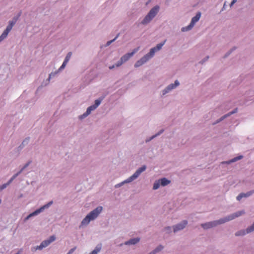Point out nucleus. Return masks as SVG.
I'll use <instances>...</instances> for the list:
<instances>
[{"instance_id":"1","label":"nucleus","mask_w":254,"mask_h":254,"mask_svg":"<svg viewBox=\"0 0 254 254\" xmlns=\"http://www.w3.org/2000/svg\"><path fill=\"white\" fill-rule=\"evenodd\" d=\"M245 213V212L244 211H241L239 212H237L232 215H230L228 216V217H226L223 219H221L219 220L218 221H214L213 222H210L204 224H201V226L205 229H207L208 228H210L212 227H213L214 226H216L217 224H220L224 223L226 222H228L230 220H232L241 215L242 214H244Z\"/></svg>"},{"instance_id":"2","label":"nucleus","mask_w":254,"mask_h":254,"mask_svg":"<svg viewBox=\"0 0 254 254\" xmlns=\"http://www.w3.org/2000/svg\"><path fill=\"white\" fill-rule=\"evenodd\" d=\"M102 206H98L96 209L90 212L82 221L81 225H86L90 221L94 220L102 211Z\"/></svg>"},{"instance_id":"3","label":"nucleus","mask_w":254,"mask_h":254,"mask_svg":"<svg viewBox=\"0 0 254 254\" xmlns=\"http://www.w3.org/2000/svg\"><path fill=\"white\" fill-rule=\"evenodd\" d=\"M159 10V6L158 5L155 6L149 11L148 14L145 17L141 23L143 24H146L149 22L151 20L155 17Z\"/></svg>"},{"instance_id":"4","label":"nucleus","mask_w":254,"mask_h":254,"mask_svg":"<svg viewBox=\"0 0 254 254\" xmlns=\"http://www.w3.org/2000/svg\"><path fill=\"white\" fill-rule=\"evenodd\" d=\"M200 16H201V12H197V14H196V15L195 16H194L193 17H192V18L191 19V21L190 24H189V25H188V26H186V27H183L182 28V31H189V30H190L194 26L195 23L197 22L199 20V19L200 18Z\"/></svg>"},{"instance_id":"5","label":"nucleus","mask_w":254,"mask_h":254,"mask_svg":"<svg viewBox=\"0 0 254 254\" xmlns=\"http://www.w3.org/2000/svg\"><path fill=\"white\" fill-rule=\"evenodd\" d=\"M146 169V166H143L139 168L138 169L136 170V171L129 178L127 179L124 182L125 183H130L136 179L139 175Z\"/></svg>"},{"instance_id":"6","label":"nucleus","mask_w":254,"mask_h":254,"mask_svg":"<svg viewBox=\"0 0 254 254\" xmlns=\"http://www.w3.org/2000/svg\"><path fill=\"white\" fill-rule=\"evenodd\" d=\"M52 203L53 201H51L48 203L47 204L44 205L42 207H40L39 209H37L36 210L30 214L29 215H28L25 218V220H27L29 219L31 217L38 215L41 212L43 211L45 208H48Z\"/></svg>"},{"instance_id":"7","label":"nucleus","mask_w":254,"mask_h":254,"mask_svg":"<svg viewBox=\"0 0 254 254\" xmlns=\"http://www.w3.org/2000/svg\"><path fill=\"white\" fill-rule=\"evenodd\" d=\"M101 102V101L100 100H96L95 101V104L87 108L86 112L85 113H84L83 115L82 116V118L87 117L88 115H89L91 113V112L92 111L96 109L99 106V105L100 104Z\"/></svg>"},{"instance_id":"8","label":"nucleus","mask_w":254,"mask_h":254,"mask_svg":"<svg viewBox=\"0 0 254 254\" xmlns=\"http://www.w3.org/2000/svg\"><path fill=\"white\" fill-rule=\"evenodd\" d=\"M56 239V238L54 236H52L50 237L49 240H45L43 241L40 246H37L36 248H35V250H41L44 248L47 247L50 243L54 241Z\"/></svg>"},{"instance_id":"9","label":"nucleus","mask_w":254,"mask_h":254,"mask_svg":"<svg viewBox=\"0 0 254 254\" xmlns=\"http://www.w3.org/2000/svg\"><path fill=\"white\" fill-rule=\"evenodd\" d=\"M139 49V47L133 49L132 52L127 53L122 56L121 58V60L124 62L125 63L127 61H128L130 58H131L135 53H136Z\"/></svg>"},{"instance_id":"10","label":"nucleus","mask_w":254,"mask_h":254,"mask_svg":"<svg viewBox=\"0 0 254 254\" xmlns=\"http://www.w3.org/2000/svg\"><path fill=\"white\" fill-rule=\"evenodd\" d=\"M165 42L166 40L163 41L162 43L158 44L155 47L151 48L149 53H148V54L150 55V57H152L156 51L160 50L162 48V46L164 45Z\"/></svg>"},{"instance_id":"11","label":"nucleus","mask_w":254,"mask_h":254,"mask_svg":"<svg viewBox=\"0 0 254 254\" xmlns=\"http://www.w3.org/2000/svg\"><path fill=\"white\" fill-rule=\"evenodd\" d=\"M151 57H150V55L148 54H146L143 57H142L140 60L137 61L136 63L134 64V66L135 67H139L142 65L143 64L146 63Z\"/></svg>"},{"instance_id":"12","label":"nucleus","mask_w":254,"mask_h":254,"mask_svg":"<svg viewBox=\"0 0 254 254\" xmlns=\"http://www.w3.org/2000/svg\"><path fill=\"white\" fill-rule=\"evenodd\" d=\"M253 231H254V223L251 227L248 228L246 230V231L245 230H241L238 231L235 233V235L236 236H243L246 234L251 233Z\"/></svg>"},{"instance_id":"13","label":"nucleus","mask_w":254,"mask_h":254,"mask_svg":"<svg viewBox=\"0 0 254 254\" xmlns=\"http://www.w3.org/2000/svg\"><path fill=\"white\" fill-rule=\"evenodd\" d=\"M188 222L186 220L183 221L181 223L174 226V231L176 232L183 229L187 225Z\"/></svg>"},{"instance_id":"14","label":"nucleus","mask_w":254,"mask_h":254,"mask_svg":"<svg viewBox=\"0 0 254 254\" xmlns=\"http://www.w3.org/2000/svg\"><path fill=\"white\" fill-rule=\"evenodd\" d=\"M179 85V82L178 80L175 81L174 84H171L167 86V87L163 91V95L166 94L172 89L175 88Z\"/></svg>"},{"instance_id":"15","label":"nucleus","mask_w":254,"mask_h":254,"mask_svg":"<svg viewBox=\"0 0 254 254\" xmlns=\"http://www.w3.org/2000/svg\"><path fill=\"white\" fill-rule=\"evenodd\" d=\"M71 55H72V53L71 52H69L67 54V55H66V57H65V59H64V60L63 64H62V65L61 66V67L59 68L60 70L64 69L65 67V66H66V64H67V63L68 62L69 60H70V58L71 57Z\"/></svg>"},{"instance_id":"16","label":"nucleus","mask_w":254,"mask_h":254,"mask_svg":"<svg viewBox=\"0 0 254 254\" xmlns=\"http://www.w3.org/2000/svg\"><path fill=\"white\" fill-rule=\"evenodd\" d=\"M254 192V190L250 191L246 193H241L237 197V199L240 201L243 197H247L252 195Z\"/></svg>"},{"instance_id":"17","label":"nucleus","mask_w":254,"mask_h":254,"mask_svg":"<svg viewBox=\"0 0 254 254\" xmlns=\"http://www.w3.org/2000/svg\"><path fill=\"white\" fill-rule=\"evenodd\" d=\"M17 176V174H16L15 175H14L10 179V180L6 184H4L3 185H2L0 187V190H3L4 189L6 188V187L8 186L11 183V182L13 181V180Z\"/></svg>"},{"instance_id":"18","label":"nucleus","mask_w":254,"mask_h":254,"mask_svg":"<svg viewBox=\"0 0 254 254\" xmlns=\"http://www.w3.org/2000/svg\"><path fill=\"white\" fill-rule=\"evenodd\" d=\"M139 241V238H134V239H130L129 241L126 242L125 243V245H134V244H135L137 243H138Z\"/></svg>"},{"instance_id":"19","label":"nucleus","mask_w":254,"mask_h":254,"mask_svg":"<svg viewBox=\"0 0 254 254\" xmlns=\"http://www.w3.org/2000/svg\"><path fill=\"white\" fill-rule=\"evenodd\" d=\"M159 182H160V184L162 186H165L170 183V181L167 180L165 178H162L159 180Z\"/></svg>"},{"instance_id":"20","label":"nucleus","mask_w":254,"mask_h":254,"mask_svg":"<svg viewBox=\"0 0 254 254\" xmlns=\"http://www.w3.org/2000/svg\"><path fill=\"white\" fill-rule=\"evenodd\" d=\"M101 249V246H98L89 254H97V253L100 251Z\"/></svg>"},{"instance_id":"21","label":"nucleus","mask_w":254,"mask_h":254,"mask_svg":"<svg viewBox=\"0 0 254 254\" xmlns=\"http://www.w3.org/2000/svg\"><path fill=\"white\" fill-rule=\"evenodd\" d=\"M8 34V33L5 30L3 32L2 34L0 36V42L7 37Z\"/></svg>"},{"instance_id":"22","label":"nucleus","mask_w":254,"mask_h":254,"mask_svg":"<svg viewBox=\"0 0 254 254\" xmlns=\"http://www.w3.org/2000/svg\"><path fill=\"white\" fill-rule=\"evenodd\" d=\"M160 185L161 184L160 182H159V180L158 181L155 182L153 185V190L158 189L159 188Z\"/></svg>"},{"instance_id":"23","label":"nucleus","mask_w":254,"mask_h":254,"mask_svg":"<svg viewBox=\"0 0 254 254\" xmlns=\"http://www.w3.org/2000/svg\"><path fill=\"white\" fill-rule=\"evenodd\" d=\"M163 247L161 246H159L157 247L154 252L150 253L149 254H154L155 253L160 251L161 250H162Z\"/></svg>"},{"instance_id":"24","label":"nucleus","mask_w":254,"mask_h":254,"mask_svg":"<svg viewBox=\"0 0 254 254\" xmlns=\"http://www.w3.org/2000/svg\"><path fill=\"white\" fill-rule=\"evenodd\" d=\"M17 19H18V17L14 18L12 21H10L9 22V24L10 25H11L12 27H13L14 26V25L15 24V23H16Z\"/></svg>"},{"instance_id":"25","label":"nucleus","mask_w":254,"mask_h":254,"mask_svg":"<svg viewBox=\"0 0 254 254\" xmlns=\"http://www.w3.org/2000/svg\"><path fill=\"white\" fill-rule=\"evenodd\" d=\"M243 158V156L242 155H240V156H239L238 157H236L233 159H232L231 161H230V162H236L239 160H240L241 159H242Z\"/></svg>"},{"instance_id":"26","label":"nucleus","mask_w":254,"mask_h":254,"mask_svg":"<svg viewBox=\"0 0 254 254\" xmlns=\"http://www.w3.org/2000/svg\"><path fill=\"white\" fill-rule=\"evenodd\" d=\"M119 35H120L119 33L118 34V35L116 36V37L114 39L110 40L109 41H108L107 43V45L109 46L113 42L115 41L118 38V37L119 36Z\"/></svg>"},{"instance_id":"27","label":"nucleus","mask_w":254,"mask_h":254,"mask_svg":"<svg viewBox=\"0 0 254 254\" xmlns=\"http://www.w3.org/2000/svg\"><path fill=\"white\" fill-rule=\"evenodd\" d=\"M12 27L11 25H10L9 24H8V25L7 26L5 31L6 32H7V33H9L10 31V30L12 29Z\"/></svg>"},{"instance_id":"28","label":"nucleus","mask_w":254,"mask_h":254,"mask_svg":"<svg viewBox=\"0 0 254 254\" xmlns=\"http://www.w3.org/2000/svg\"><path fill=\"white\" fill-rule=\"evenodd\" d=\"M123 63H124L121 59L119 61L117 62L116 64V66L118 67L121 66Z\"/></svg>"},{"instance_id":"29","label":"nucleus","mask_w":254,"mask_h":254,"mask_svg":"<svg viewBox=\"0 0 254 254\" xmlns=\"http://www.w3.org/2000/svg\"><path fill=\"white\" fill-rule=\"evenodd\" d=\"M76 247H74L71 249L67 254H71L76 250Z\"/></svg>"},{"instance_id":"30","label":"nucleus","mask_w":254,"mask_h":254,"mask_svg":"<svg viewBox=\"0 0 254 254\" xmlns=\"http://www.w3.org/2000/svg\"><path fill=\"white\" fill-rule=\"evenodd\" d=\"M237 109H236L234 111H233V112H232L230 113H229V114H228L227 115H226V116H224V117H223V118H224L225 117H226V116H228V115H231V114H233V113H235L237 112Z\"/></svg>"},{"instance_id":"31","label":"nucleus","mask_w":254,"mask_h":254,"mask_svg":"<svg viewBox=\"0 0 254 254\" xmlns=\"http://www.w3.org/2000/svg\"><path fill=\"white\" fill-rule=\"evenodd\" d=\"M237 1V0H233L232 1L231 3L230 6H231L232 5H233Z\"/></svg>"},{"instance_id":"32","label":"nucleus","mask_w":254,"mask_h":254,"mask_svg":"<svg viewBox=\"0 0 254 254\" xmlns=\"http://www.w3.org/2000/svg\"><path fill=\"white\" fill-rule=\"evenodd\" d=\"M115 66L114 65H112V66H110L109 67V68H110V69H113V68H114V67H115Z\"/></svg>"}]
</instances>
